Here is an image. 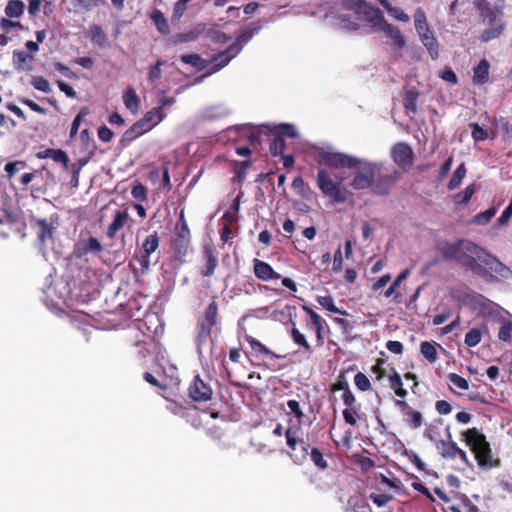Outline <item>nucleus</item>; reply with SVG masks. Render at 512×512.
I'll list each match as a JSON object with an SVG mask.
<instances>
[{
	"instance_id": "nucleus-57",
	"label": "nucleus",
	"mask_w": 512,
	"mask_h": 512,
	"mask_svg": "<svg viewBox=\"0 0 512 512\" xmlns=\"http://www.w3.org/2000/svg\"><path fill=\"white\" fill-rule=\"evenodd\" d=\"M191 0H177L176 3L173 6V13H172V21H179L181 17L184 15L187 4Z\"/></svg>"
},
{
	"instance_id": "nucleus-49",
	"label": "nucleus",
	"mask_w": 512,
	"mask_h": 512,
	"mask_svg": "<svg viewBox=\"0 0 512 512\" xmlns=\"http://www.w3.org/2000/svg\"><path fill=\"white\" fill-rule=\"evenodd\" d=\"M317 302L319 303V305H321L324 309L332 312V313H339V314H342V315H347V312L345 310H341L339 309L335 303H334V299L332 296L330 295H327V296H318L317 297Z\"/></svg>"
},
{
	"instance_id": "nucleus-34",
	"label": "nucleus",
	"mask_w": 512,
	"mask_h": 512,
	"mask_svg": "<svg viewBox=\"0 0 512 512\" xmlns=\"http://www.w3.org/2000/svg\"><path fill=\"white\" fill-rule=\"evenodd\" d=\"M37 225L39 226V231L37 232L38 242L41 245H45L47 241L53 239L56 228L45 220H38Z\"/></svg>"
},
{
	"instance_id": "nucleus-22",
	"label": "nucleus",
	"mask_w": 512,
	"mask_h": 512,
	"mask_svg": "<svg viewBox=\"0 0 512 512\" xmlns=\"http://www.w3.org/2000/svg\"><path fill=\"white\" fill-rule=\"evenodd\" d=\"M253 272L256 278L262 281L277 280L281 277L269 263L260 259L253 260Z\"/></svg>"
},
{
	"instance_id": "nucleus-40",
	"label": "nucleus",
	"mask_w": 512,
	"mask_h": 512,
	"mask_svg": "<svg viewBox=\"0 0 512 512\" xmlns=\"http://www.w3.org/2000/svg\"><path fill=\"white\" fill-rule=\"evenodd\" d=\"M180 59L183 63L193 66L198 71H202L208 66V62L198 54H183Z\"/></svg>"
},
{
	"instance_id": "nucleus-16",
	"label": "nucleus",
	"mask_w": 512,
	"mask_h": 512,
	"mask_svg": "<svg viewBox=\"0 0 512 512\" xmlns=\"http://www.w3.org/2000/svg\"><path fill=\"white\" fill-rule=\"evenodd\" d=\"M436 448L439 454L445 459H455L458 457L461 459L463 464H469L467 453L452 441L450 433H448L447 440H439L436 442Z\"/></svg>"
},
{
	"instance_id": "nucleus-17",
	"label": "nucleus",
	"mask_w": 512,
	"mask_h": 512,
	"mask_svg": "<svg viewBox=\"0 0 512 512\" xmlns=\"http://www.w3.org/2000/svg\"><path fill=\"white\" fill-rule=\"evenodd\" d=\"M213 390L199 375H196L188 387V396L194 402H207L212 399Z\"/></svg>"
},
{
	"instance_id": "nucleus-8",
	"label": "nucleus",
	"mask_w": 512,
	"mask_h": 512,
	"mask_svg": "<svg viewBox=\"0 0 512 512\" xmlns=\"http://www.w3.org/2000/svg\"><path fill=\"white\" fill-rule=\"evenodd\" d=\"M316 182L323 195L329 197L333 203H344L347 201L346 190L341 188L339 183L332 180L326 169L318 170Z\"/></svg>"
},
{
	"instance_id": "nucleus-12",
	"label": "nucleus",
	"mask_w": 512,
	"mask_h": 512,
	"mask_svg": "<svg viewBox=\"0 0 512 512\" xmlns=\"http://www.w3.org/2000/svg\"><path fill=\"white\" fill-rule=\"evenodd\" d=\"M160 246V237L156 231L146 236L139 249V255L136 256L143 272L148 271L151 265V255L155 253Z\"/></svg>"
},
{
	"instance_id": "nucleus-36",
	"label": "nucleus",
	"mask_w": 512,
	"mask_h": 512,
	"mask_svg": "<svg viewBox=\"0 0 512 512\" xmlns=\"http://www.w3.org/2000/svg\"><path fill=\"white\" fill-rule=\"evenodd\" d=\"M166 117V114L164 110H162V107H155L151 109L150 111H147L142 120L147 124L150 129H153L157 124H159L164 118Z\"/></svg>"
},
{
	"instance_id": "nucleus-52",
	"label": "nucleus",
	"mask_w": 512,
	"mask_h": 512,
	"mask_svg": "<svg viewBox=\"0 0 512 512\" xmlns=\"http://www.w3.org/2000/svg\"><path fill=\"white\" fill-rule=\"evenodd\" d=\"M309 454L311 461L319 470L324 471L328 468V462L324 458L323 453L317 447H313Z\"/></svg>"
},
{
	"instance_id": "nucleus-46",
	"label": "nucleus",
	"mask_w": 512,
	"mask_h": 512,
	"mask_svg": "<svg viewBox=\"0 0 512 512\" xmlns=\"http://www.w3.org/2000/svg\"><path fill=\"white\" fill-rule=\"evenodd\" d=\"M353 370H354V367L351 366V367H349L346 370L340 371V373L337 376L336 381L330 387L331 391L332 392H337V391H341L342 390L344 392L346 389H350L349 388V384H348V380L346 378V374L349 371H353Z\"/></svg>"
},
{
	"instance_id": "nucleus-39",
	"label": "nucleus",
	"mask_w": 512,
	"mask_h": 512,
	"mask_svg": "<svg viewBox=\"0 0 512 512\" xmlns=\"http://www.w3.org/2000/svg\"><path fill=\"white\" fill-rule=\"evenodd\" d=\"M27 168V163L25 161H14L9 162L5 165V172L8 178L14 181L15 178L19 177L21 173Z\"/></svg>"
},
{
	"instance_id": "nucleus-19",
	"label": "nucleus",
	"mask_w": 512,
	"mask_h": 512,
	"mask_svg": "<svg viewBox=\"0 0 512 512\" xmlns=\"http://www.w3.org/2000/svg\"><path fill=\"white\" fill-rule=\"evenodd\" d=\"M394 405L399 409L405 423L411 429H418L423 424L421 412L414 410L405 400H394Z\"/></svg>"
},
{
	"instance_id": "nucleus-31",
	"label": "nucleus",
	"mask_w": 512,
	"mask_h": 512,
	"mask_svg": "<svg viewBox=\"0 0 512 512\" xmlns=\"http://www.w3.org/2000/svg\"><path fill=\"white\" fill-rule=\"evenodd\" d=\"M490 63L487 59H482L473 69V82L483 85L489 80Z\"/></svg>"
},
{
	"instance_id": "nucleus-61",
	"label": "nucleus",
	"mask_w": 512,
	"mask_h": 512,
	"mask_svg": "<svg viewBox=\"0 0 512 512\" xmlns=\"http://www.w3.org/2000/svg\"><path fill=\"white\" fill-rule=\"evenodd\" d=\"M447 379L451 384L458 387L459 389H462V390L469 389V382L465 378H463L462 376H460L456 373H449L447 375Z\"/></svg>"
},
{
	"instance_id": "nucleus-27",
	"label": "nucleus",
	"mask_w": 512,
	"mask_h": 512,
	"mask_svg": "<svg viewBox=\"0 0 512 512\" xmlns=\"http://www.w3.org/2000/svg\"><path fill=\"white\" fill-rule=\"evenodd\" d=\"M422 44L426 47L432 59L439 57V43L431 29L418 33Z\"/></svg>"
},
{
	"instance_id": "nucleus-7",
	"label": "nucleus",
	"mask_w": 512,
	"mask_h": 512,
	"mask_svg": "<svg viewBox=\"0 0 512 512\" xmlns=\"http://www.w3.org/2000/svg\"><path fill=\"white\" fill-rule=\"evenodd\" d=\"M190 243V229L182 212L176 223L175 235L172 239V249L176 260L184 261V258L188 254Z\"/></svg>"
},
{
	"instance_id": "nucleus-60",
	"label": "nucleus",
	"mask_w": 512,
	"mask_h": 512,
	"mask_svg": "<svg viewBox=\"0 0 512 512\" xmlns=\"http://www.w3.org/2000/svg\"><path fill=\"white\" fill-rule=\"evenodd\" d=\"M393 18H395L398 21L402 22H408L410 20V17L408 14H406L401 8L399 7H393L391 3H389V6L384 8Z\"/></svg>"
},
{
	"instance_id": "nucleus-11",
	"label": "nucleus",
	"mask_w": 512,
	"mask_h": 512,
	"mask_svg": "<svg viewBox=\"0 0 512 512\" xmlns=\"http://www.w3.org/2000/svg\"><path fill=\"white\" fill-rule=\"evenodd\" d=\"M377 162H366L360 160V163L355 167L357 171L350 183L351 187L355 190L371 189L373 180L375 178Z\"/></svg>"
},
{
	"instance_id": "nucleus-21",
	"label": "nucleus",
	"mask_w": 512,
	"mask_h": 512,
	"mask_svg": "<svg viewBox=\"0 0 512 512\" xmlns=\"http://www.w3.org/2000/svg\"><path fill=\"white\" fill-rule=\"evenodd\" d=\"M103 250V246L100 241L90 236L88 239L80 240L75 244L74 255L76 258H82L89 253H100Z\"/></svg>"
},
{
	"instance_id": "nucleus-43",
	"label": "nucleus",
	"mask_w": 512,
	"mask_h": 512,
	"mask_svg": "<svg viewBox=\"0 0 512 512\" xmlns=\"http://www.w3.org/2000/svg\"><path fill=\"white\" fill-rule=\"evenodd\" d=\"M290 336L293 342L300 346L304 352L311 354L313 352L311 345L307 341L305 335L300 332L296 327H293L290 331Z\"/></svg>"
},
{
	"instance_id": "nucleus-42",
	"label": "nucleus",
	"mask_w": 512,
	"mask_h": 512,
	"mask_svg": "<svg viewBox=\"0 0 512 512\" xmlns=\"http://www.w3.org/2000/svg\"><path fill=\"white\" fill-rule=\"evenodd\" d=\"M436 346H439L437 343H432L428 341H423L420 344V352L421 354L430 362L435 363L438 359Z\"/></svg>"
},
{
	"instance_id": "nucleus-41",
	"label": "nucleus",
	"mask_w": 512,
	"mask_h": 512,
	"mask_svg": "<svg viewBox=\"0 0 512 512\" xmlns=\"http://www.w3.org/2000/svg\"><path fill=\"white\" fill-rule=\"evenodd\" d=\"M505 28L506 24L504 22H500L496 26L487 28L481 33L480 40L482 42H489L493 39H496L504 32Z\"/></svg>"
},
{
	"instance_id": "nucleus-9",
	"label": "nucleus",
	"mask_w": 512,
	"mask_h": 512,
	"mask_svg": "<svg viewBox=\"0 0 512 512\" xmlns=\"http://www.w3.org/2000/svg\"><path fill=\"white\" fill-rule=\"evenodd\" d=\"M298 431L299 428L288 427L285 430V438L290 449V457L295 463H302L309 454L310 444L298 437Z\"/></svg>"
},
{
	"instance_id": "nucleus-35",
	"label": "nucleus",
	"mask_w": 512,
	"mask_h": 512,
	"mask_svg": "<svg viewBox=\"0 0 512 512\" xmlns=\"http://www.w3.org/2000/svg\"><path fill=\"white\" fill-rule=\"evenodd\" d=\"M420 96V93L415 89H409L404 93L403 96V106L406 109L407 113L416 114L417 113V101Z\"/></svg>"
},
{
	"instance_id": "nucleus-54",
	"label": "nucleus",
	"mask_w": 512,
	"mask_h": 512,
	"mask_svg": "<svg viewBox=\"0 0 512 512\" xmlns=\"http://www.w3.org/2000/svg\"><path fill=\"white\" fill-rule=\"evenodd\" d=\"M410 274V269H404L397 277L396 279L393 281V283L386 289V291L384 292V296L386 298H389L391 297L396 288L400 286L401 282L403 280H405Z\"/></svg>"
},
{
	"instance_id": "nucleus-13",
	"label": "nucleus",
	"mask_w": 512,
	"mask_h": 512,
	"mask_svg": "<svg viewBox=\"0 0 512 512\" xmlns=\"http://www.w3.org/2000/svg\"><path fill=\"white\" fill-rule=\"evenodd\" d=\"M0 224V233L3 237L14 235L19 239H23L26 236L24 231L27 224L21 215H13L6 212L5 217L0 220Z\"/></svg>"
},
{
	"instance_id": "nucleus-6",
	"label": "nucleus",
	"mask_w": 512,
	"mask_h": 512,
	"mask_svg": "<svg viewBox=\"0 0 512 512\" xmlns=\"http://www.w3.org/2000/svg\"><path fill=\"white\" fill-rule=\"evenodd\" d=\"M399 177L400 172L394 167L377 162L375 178L371 186L372 192L377 195H387Z\"/></svg>"
},
{
	"instance_id": "nucleus-51",
	"label": "nucleus",
	"mask_w": 512,
	"mask_h": 512,
	"mask_svg": "<svg viewBox=\"0 0 512 512\" xmlns=\"http://www.w3.org/2000/svg\"><path fill=\"white\" fill-rule=\"evenodd\" d=\"M359 411L360 405L345 408L342 412L345 423L355 427L357 425V419L360 417Z\"/></svg>"
},
{
	"instance_id": "nucleus-30",
	"label": "nucleus",
	"mask_w": 512,
	"mask_h": 512,
	"mask_svg": "<svg viewBox=\"0 0 512 512\" xmlns=\"http://www.w3.org/2000/svg\"><path fill=\"white\" fill-rule=\"evenodd\" d=\"M149 18L153 22L157 31L161 35L167 36L170 34L171 30H170L168 20L166 19V17L164 16V13L161 10L154 9L149 14Z\"/></svg>"
},
{
	"instance_id": "nucleus-56",
	"label": "nucleus",
	"mask_w": 512,
	"mask_h": 512,
	"mask_svg": "<svg viewBox=\"0 0 512 512\" xmlns=\"http://www.w3.org/2000/svg\"><path fill=\"white\" fill-rule=\"evenodd\" d=\"M497 210L495 207H491L483 212H480L474 216V222L479 225L487 224L496 214Z\"/></svg>"
},
{
	"instance_id": "nucleus-14",
	"label": "nucleus",
	"mask_w": 512,
	"mask_h": 512,
	"mask_svg": "<svg viewBox=\"0 0 512 512\" xmlns=\"http://www.w3.org/2000/svg\"><path fill=\"white\" fill-rule=\"evenodd\" d=\"M12 65L19 74L32 71V40H27L24 47L13 51Z\"/></svg>"
},
{
	"instance_id": "nucleus-37",
	"label": "nucleus",
	"mask_w": 512,
	"mask_h": 512,
	"mask_svg": "<svg viewBox=\"0 0 512 512\" xmlns=\"http://www.w3.org/2000/svg\"><path fill=\"white\" fill-rule=\"evenodd\" d=\"M38 158H52L57 163H62L65 167H67L69 158L67 154L61 149H46L45 151L38 152L36 154Z\"/></svg>"
},
{
	"instance_id": "nucleus-24",
	"label": "nucleus",
	"mask_w": 512,
	"mask_h": 512,
	"mask_svg": "<svg viewBox=\"0 0 512 512\" xmlns=\"http://www.w3.org/2000/svg\"><path fill=\"white\" fill-rule=\"evenodd\" d=\"M245 341L249 344L253 356L257 358L263 356L272 360L284 357L283 355H278L275 352L271 351L269 348H267L264 344H262L259 340L255 339L251 335H245Z\"/></svg>"
},
{
	"instance_id": "nucleus-33",
	"label": "nucleus",
	"mask_w": 512,
	"mask_h": 512,
	"mask_svg": "<svg viewBox=\"0 0 512 512\" xmlns=\"http://www.w3.org/2000/svg\"><path fill=\"white\" fill-rule=\"evenodd\" d=\"M90 40L93 44L105 48L109 46V39L107 34L104 32L102 27L97 24H93L89 28Z\"/></svg>"
},
{
	"instance_id": "nucleus-18",
	"label": "nucleus",
	"mask_w": 512,
	"mask_h": 512,
	"mask_svg": "<svg viewBox=\"0 0 512 512\" xmlns=\"http://www.w3.org/2000/svg\"><path fill=\"white\" fill-rule=\"evenodd\" d=\"M413 150L405 142L396 143L391 149V157L396 165L404 170L409 168L413 163Z\"/></svg>"
},
{
	"instance_id": "nucleus-5",
	"label": "nucleus",
	"mask_w": 512,
	"mask_h": 512,
	"mask_svg": "<svg viewBox=\"0 0 512 512\" xmlns=\"http://www.w3.org/2000/svg\"><path fill=\"white\" fill-rule=\"evenodd\" d=\"M217 300V295L212 296L210 303L197 319V335L195 342L198 351H201L202 347L208 342L213 329L218 325L219 306Z\"/></svg>"
},
{
	"instance_id": "nucleus-59",
	"label": "nucleus",
	"mask_w": 512,
	"mask_h": 512,
	"mask_svg": "<svg viewBox=\"0 0 512 512\" xmlns=\"http://www.w3.org/2000/svg\"><path fill=\"white\" fill-rule=\"evenodd\" d=\"M512 335V322L511 321H503L498 332V338L501 341L509 342L511 340Z\"/></svg>"
},
{
	"instance_id": "nucleus-44",
	"label": "nucleus",
	"mask_w": 512,
	"mask_h": 512,
	"mask_svg": "<svg viewBox=\"0 0 512 512\" xmlns=\"http://www.w3.org/2000/svg\"><path fill=\"white\" fill-rule=\"evenodd\" d=\"M467 173V168L464 162H462L454 171L447 187L449 190L456 189L463 181Z\"/></svg>"
},
{
	"instance_id": "nucleus-45",
	"label": "nucleus",
	"mask_w": 512,
	"mask_h": 512,
	"mask_svg": "<svg viewBox=\"0 0 512 512\" xmlns=\"http://www.w3.org/2000/svg\"><path fill=\"white\" fill-rule=\"evenodd\" d=\"M242 196H243V192H240L233 200L229 209L224 213L223 219L226 220L227 222L233 223L236 221L237 214L240 209V202H241Z\"/></svg>"
},
{
	"instance_id": "nucleus-47",
	"label": "nucleus",
	"mask_w": 512,
	"mask_h": 512,
	"mask_svg": "<svg viewBox=\"0 0 512 512\" xmlns=\"http://www.w3.org/2000/svg\"><path fill=\"white\" fill-rule=\"evenodd\" d=\"M24 3L21 0H10L5 7V14L9 18H17L23 14Z\"/></svg>"
},
{
	"instance_id": "nucleus-50",
	"label": "nucleus",
	"mask_w": 512,
	"mask_h": 512,
	"mask_svg": "<svg viewBox=\"0 0 512 512\" xmlns=\"http://www.w3.org/2000/svg\"><path fill=\"white\" fill-rule=\"evenodd\" d=\"M475 191L476 188L474 184L468 185L463 191L453 196L454 203L458 205L468 203L472 196L474 195Z\"/></svg>"
},
{
	"instance_id": "nucleus-15",
	"label": "nucleus",
	"mask_w": 512,
	"mask_h": 512,
	"mask_svg": "<svg viewBox=\"0 0 512 512\" xmlns=\"http://www.w3.org/2000/svg\"><path fill=\"white\" fill-rule=\"evenodd\" d=\"M473 4L480 17L489 24H493L503 16V10L505 8L504 0H498L495 5H491L488 0H474Z\"/></svg>"
},
{
	"instance_id": "nucleus-4",
	"label": "nucleus",
	"mask_w": 512,
	"mask_h": 512,
	"mask_svg": "<svg viewBox=\"0 0 512 512\" xmlns=\"http://www.w3.org/2000/svg\"><path fill=\"white\" fill-rule=\"evenodd\" d=\"M461 437L473 452L478 466L481 469H490L493 467L490 444L483 433L473 427L463 431Z\"/></svg>"
},
{
	"instance_id": "nucleus-28",
	"label": "nucleus",
	"mask_w": 512,
	"mask_h": 512,
	"mask_svg": "<svg viewBox=\"0 0 512 512\" xmlns=\"http://www.w3.org/2000/svg\"><path fill=\"white\" fill-rule=\"evenodd\" d=\"M150 130V127L147 124H145V122L142 119H140L124 132L121 142L130 143L137 137L143 135L144 133Z\"/></svg>"
},
{
	"instance_id": "nucleus-29",
	"label": "nucleus",
	"mask_w": 512,
	"mask_h": 512,
	"mask_svg": "<svg viewBox=\"0 0 512 512\" xmlns=\"http://www.w3.org/2000/svg\"><path fill=\"white\" fill-rule=\"evenodd\" d=\"M388 380L390 384V388L395 392L396 396H398L399 400H404L407 396L408 392L403 387V381L400 374L394 367H391L390 373L388 375Z\"/></svg>"
},
{
	"instance_id": "nucleus-1",
	"label": "nucleus",
	"mask_w": 512,
	"mask_h": 512,
	"mask_svg": "<svg viewBox=\"0 0 512 512\" xmlns=\"http://www.w3.org/2000/svg\"><path fill=\"white\" fill-rule=\"evenodd\" d=\"M440 250L445 261L459 262L486 282L497 281L499 277L509 278L512 275L510 268L470 240L459 239L453 243H445Z\"/></svg>"
},
{
	"instance_id": "nucleus-26",
	"label": "nucleus",
	"mask_w": 512,
	"mask_h": 512,
	"mask_svg": "<svg viewBox=\"0 0 512 512\" xmlns=\"http://www.w3.org/2000/svg\"><path fill=\"white\" fill-rule=\"evenodd\" d=\"M32 180V173L23 172L19 175V177L15 178L14 181L11 182L16 196L18 197V201L21 198H26L29 195H32V191H29L28 184Z\"/></svg>"
},
{
	"instance_id": "nucleus-23",
	"label": "nucleus",
	"mask_w": 512,
	"mask_h": 512,
	"mask_svg": "<svg viewBox=\"0 0 512 512\" xmlns=\"http://www.w3.org/2000/svg\"><path fill=\"white\" fill-rule=\"evenodd\" d=\"M260 132L266 135L278 136L281 138H283L284 136L289 138H295L298 135L294 125L289 123H282L279 125H274L272 127L268 125H263Z\"/></svg>"
},
{
	"instance_id": "nucleus-10",
	"label": "nucleus",
	"mask_w": 512,
	"mask_h": 512,
	"mask_svg": "<svg viewBox=\"0 0 512 512\" xmlns=\"http://www.w3.org/2000/svg\"><path fill=\"white\" fill-rule=\"evenodd\" d=\"M317 162L334 169L355 168L360 163V159L340 152L322 150L318 153Z\"/></svg>"
},
{
	"instance_id": "nucleus-58",
	"label": "nucleus",
	"mask_w": 512,
	"mask_h": 512,
	"mask_svg": "<svg viewBox=\"0 0 512 512\" xmlns=\"http://www.w3.org/2000/svg\"><path fill=\"white\" fill-rule=\"evenodd\" d=\"M251 165L250 160H245L237 164V167L235 169V177L234 181L241 184L245 181L246 178V170Z\"/></svg>"
},
{
	"instance_id": "nucleus-62",
	"label": "nucleus",
	"mask_w": 512,
	"mask_h": 512,
	"mask_svg": "<svg viewBox=\"0 0 512 512\" xmlns=\"http://www.w3.org/2000/svg\"><path fill=\"white\" fill-rule=\"evenodd\" d=\"M354 383L356 385V387L361 390V391H368L370 388H371V382L370 380L368 379V377L362 373V372H358L355 376H354Z\"/></svg>"
},
{
	"instance_id": "nucleus-53",
	"label": "nucleus",
	"mask_w": 512,
	"mask_h": 512,
	"mask_svg": "<svg viewBox=\"0 0 512 512\" xmlns=\"http://www.w3.org/2000/svg\"><path fill=\"white\" fill-rule=\"evenodd\" d=\"M481 339H482L481 330L478 328H472L466 333L464 343L468 347H475L481 342Z\"/></svg>"
},
{
	"instance_id": "nucleus-63",
	"label": "nucleus",
	"mask_w": 512,
	"mask_h": 512,
	"mask_svg": "<svg viewBox=\"0 0 512 512\" xmlns=\"http://www.w3.org/2000/svg\"><path fill=\"white\" fill-rule=\"evenodd\" d=\"M469 126L471 128L472 138L476 142L484 141L488 138V132L481 126H479L477 123H471Z\"/></svg>"
},
{
	"instance_id": "nucleus-55",
	"label": "nucleus",
	"mask_w": 512,
	"mask_h": 512,
	"mask_svg": "<svg viewBox=\"0 0 512 512\" xmlns=\"http://www.w3.org/2000/svg\"><path fill=\"white\" fill-rule=\"evenodd\" d=\"M286 148V143L283 138L274 136V139L270 143L269 151L273 156L282 155Z\"/></svg>"
},
{
	"instance_id": "nucleus-32",
	"label": "nucleus",
	"mask_w": 512,
	"mask_h": 512,
	"mask_svg": "<svg viewBox=\"0 0 512 512\" xmlns=\"http://www.w3.org/2000/svg\"><path fill=\"white\" fill-rule=\"evenodd\" d=\"M128 218L129 214L127 210L116 211L112 223L108 226L107 236L110 239H113L116 236L117 232L124 227Z\"/></svg>"
},
{
	"instance_id": "nucleus-3",
	"label": "nucleus",
	"mask_w": 512,
	"mask_h": 512,
	"mask_svg": "<svg viewBox=\"0 0 512 512\" xmlns=\"http://www.w3.org/2000/svg\"><path fill=\"white\" fill-rule=\"evenodd\" d=\"M260 29L261 25L259 23H252L243 29L237 35L236 41L233 44L229 45L224 51L213 56L211 60L212 67L206 75H211L228 65V63L240 53L243 45L248 43L260 31Z\"/></svg>"
},
{
	"instance_id": "nucleus-38",
	"label": "nucleus",
	"mask_w": 512,
	"mask_h": 512,
	"mask_svg": "<svg viewBox=\"0 0 512 512\" xmlns=\"http://www.w3.org/2000/svg\"><path fill=\"white\" fill-rule=\"evenodd\" d=\"M123 102L125 107L132 113L139 110V97L132 87H128L123 94Z\"/></svg>"
},
{
	"instance_id": "nucleus-2",
	"label": "nucleus",
	"mask_w": 512,
	"mask_h": 512,
	"mask_svg": "<svg viewBox=\"0 0 512 512\" xmlns=\"http://www.w3.org/2000/svg\"><path fill=\"white\" fill-rule=\"evenodd\" d=\"M354 3V6L357 10H361L367 16L368 20L373 24V26L386 34L387 37L392 39L393 46L395 49H402L406 46V40L401 30L392 24H389L382 11L378 8L371 7L364 0H349Z\"/></svg>"
},
{
	"instance_id": "nucleus-48",
	"label": "nucleus",
	"mask_w": 512,
	"mask_h": 512,
	"mask_svg": "<svg viewBox=\"0 0 512 512\" xmlns=\"http://www.w3.org/2000/svg\"><path fill=\"white\" fill-rule=\"evenodd\" d=\"M414 24L417 33H421L430 29L425 11L422 8L416 9L414 13Z\"/></svg>"
},
{
	"instance_id": "nucleus-64",
	"label": "nucleus",
	"mask_w": 512,
	"mask_h": 512,
	"mask_svg": "<svg viewBox=\"0 0 512 512\" xmlns=\"http://www.w3.org/2000/svg\"><path fill=\"white\" fill-rule=\"evenodd\" d=\"M287 406L290 410V413L294 414L295 418L297 419L298 423L300 424L304 417V413L301 409L299 401H297L295 399H289L287 401Z\"/></svg>"
},
{
	"instance_id": "nucleus-25",
	"label": "nucleus",
	"mask_w": 512,
	"mask_h": 512,
	"mask_svg": "<svg viewBox=\"0 0 512 512\" xmlns=\"http://www.w3.org/2000/svg\"><path fill=\"white\" fill-rule=\"evenodd\" d=\"M204 30H205V24L199 23L196 25L195 28H193L187 32L178 33V34L173 35L169 39V44L176 46V45H179L182 43L193 42L199 38V36L204 32Z\"/></svg>"
},
{
	"instance_id": "nucleus-20",
	"label": "nucleus",
	"mask_w": 512,
	"mask_h": 512,
	"mask_svg": "<svg viewBox=\"0 0 512 512\" xmlns=\"http://www.w3.org/2000/svg\"><path fill=\"white\" fill-rule=\"evenodd\" d=\"M202 257L205 264L201 269V275L203 277H210L215 273L218 266V253L213 243L203 246Z\"/></svg>"
}]
</instances>
